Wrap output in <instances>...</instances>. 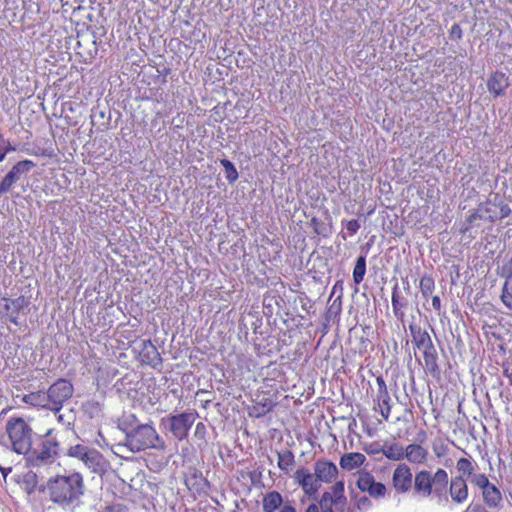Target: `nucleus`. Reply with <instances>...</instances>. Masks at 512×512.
I'll return each mask as SVG.
<instances>
[{"mask_svg":"<svg viewBox=\"0 0 512 512\" xmlns=\"http://www.w3.org/2000/svg\"><path fill=\"white\" fill-rule=\"evenodd\" d=\"M346 224L352 225V224H358L357 220H350Z\"/></svg>","mask_w":512,"mask_h":512,"instance_id":"0e129e2a","label":"nucleus"},{"mask_svg":"<svg viewBox=\"0 0 512 512\" xmlns=\"http://www.w3.org/2000/svg\"><path fill=\"white\" fill-rule=\"evenodd\" d=\"M110 117H106L104 110H101L99 106L94 107L91 111V122L93 125L99 124L101 126H107L109 124Z\"/></svg>","mask_w":512,"mask_h":512,"instance_id":"473e14b6","label":"nucleus"},{"mask_svg":"<svg viewBox=\"0 0 512 512\" xmlns=\"http://www.w3.org/2000/svg\"><path fill=\"white\" fill-rule=\"evenodd\" d=\"M405 448L398 443H394L383 449V455L393 461H400L404 459Z\"/></svg>","mask_w":512,"mask_h":512,"instance_id":"7c9ffc66","label":"nucleus"},{"mask_svg":"<svg viewBox=\"0 0 512 512\" xmlns=\"http://www.w3.org/2000/svg\"><path fill=\"white\" fill-rule=\"evenodd\" d=\"M366 274V256L360 255L356 259L353 269V281L355 284H360Z\"/></svg>","mask_w":512,"mask_h":512,"instance_id":"c85d7f7f","label":"nucleus"},{"mask_svg":"<svg viewBox=\"0 0 512 512\" xmlns=\"http://www.w3.org/2000/svg\"><path fill=\"white\" fill-rule=\"evenodd\" d=\"M355 500V507L360 511H368L372 508V501L367 496L357 497L356 495L353 497Z\"/></svg>","mask_w":512,"mask_h":512,"instance_id":"e433bc0d","label":"nucleus"},{"mask_svg":"<svg viewBox=\"0 0 512 512\" xmlns=\"http://www.w3.org/2000/svg\"><path fill=\"white\" fill-rule=\"evenodd\" d=\"M320 486V483L316 478L313 477V475H310L309 478H306L305 482L301 484L302 489L309 496L317 493Z\"/></svg>","mask_w":512,"mask_h":512,"instance_id":"f704fd0d","label":"nucleus"},{"mask_svg":"<svg viewBox=\"0 0 512 512\" xmlns=\"http://www.w3.org/2000/svg\"><path fill=\"white\" fill-rule=\"evenodd\" d=\"M67 455L81 460L87 468L98 475L105 474L110 467L109 462L97 449L83 444L71 446Z\"/></svg>","mask_w":512,"mask_h":512,"instance_id":"0eeeda50","label":"nucleus"},{"mask_svg":"<svg viewBox=\"0 0 512 512\" xmlns=\"http://www.w3.org/2000/svg\"><path fill=\"white\" fill-rule=\"evenodd\" d=\"M311 224H317V222H316V218H312V220H311Z\"/></svg>","mask_w":512,"mask_h":512,"instance_id":"69168bd1","label":"nucleus"},{"mask_svg":"<svg viewBox=\"0 0 512 512\" xmlns=\"http://www.w3.org/2000/svg\"><path fill=\"white\" fill-rule=\"evenodd\" d=\"M305 512H319V506L317 504H310Z\"/></svg>","mask_w":512,"mask_h":512,"instance_id":"6e6d98bb","label":"nucleus"},{"mask_svg":"<svg viewBox=\"0 0 512 512\" xmlns=\"http://www.w3.org/2000/svg\"><path fill=\"white\" fill-rule=\"evenodd\" d=\"M462 34V28L459 24H454L449 31V37L452 40H460L462 38Z\"/></svg>","mask_w":512,"mask_h":512,"instance_id":"49530a36","label":"nucleus"},{"mask_svg":"<svg viewBox=\"0 0 512 512\" xmlns=\"http://www.w3.org/2000/svg\"><path fill=\"white\" fill-rule=\"evenodd\" d=\"M22 401L25 404H28V405H31L34 407H41V408L49 410V402H48L47 392L36 391V392H31L29 394H25L22 397Z\"/></svg>","mask_w":512,"mask_h":512,"instance_id":"393cba45","label":"nucleus"},{"mask_svg":"<svg viewBox=\"0 0 512 512\" xmlns=\"http://www.w3.org/2000/svg\"><path fill=\"white\" fill-rule=\"evenodd\" d=\"M447 484L448 473L443 468H437L435 472L421 469L413 473L409 465L400 463L392 473V487L397 494L412 492L418 498L444 497L447 500Z\"/></svg>","mask_w":512,"mask_h":512,"instance_id":"f257e3e1","label":"nucleus"},{"mask_svg":"<svg viewBox=\"0 0 512 512\" xmlns=\"http://www.w3.org/2000/svg\"><path fill=\"white\" fill-rule=\"evenodd\" d=\"M3 301L5 302L4 309L7 313L8 320L18 326L20 324L18 321L19 313L29 306V300L24 296H19L14 299L3 298Z\"/></svg>","mask_w":512,"mask_h":512,"instance_id":"dca6fc26","label":"nucleus"},{"mask_svg":"<svg viewBox=\"0 0 512 512\" xmlns=\"http://www.w3.org/2000/svg\"><path fill=\"white\" fill-rule=\"evenodd\" d=\"M359 227H360V226H358V225H355V226H347V228L350 230V232H351V233H356Z\"/></svg>","mask_w":512,"mask_h":512,"instance_id":"052dcab7","label":"nucleus"},{"mask_svg":"<svg viewBox=\"0 0 512 512\" xmlns=\"http://www.w3.org/2000/svg\"><path fill=\"white\" fill-rule=\"evenodd\" d=\"M425 371L434 378L439 377L440 369L437 363L438 355L435 346L422 351Z\"/></svg>","mask_w":512,"mask_h":512,"instance_id":"5701e85b","label":"nucleus"},{"mask_svg":"<svg viewBox=\"0 0 512 512\" xmlns=\"http://www.w3.org/2000/svg\"><path fill=\"white\" fill-rule=\"evenodd\" d=\"M60 453V442L55 429H48L43 435H36L31 449L26 453L27 465L39 468L53 464Z\"/></svg>","mask_w":512,"mask_h":512,"instance_id":"7ed1b4c3","label":"nucleus"},{"mask_svg":"<svg viewBox=\"0 0 512 512\" xmlns=\"http://www.w3.org/2000/svg\"><path fill=\"white\" fill-rule=\"evenodd\" d=\"M5 144V138L3 134L0 133V162H2L5 159V151H4V145Z\"/></svg>","mask_w":512,"mask_h":512,"instance_id":"603ef678","label":"nucleus"},{"mask_svg":"<svg viewBox=\"0 0 512 512\" xmlns=\"http://www.w3.org/2000/svg\"><path fill=\"white\" fill-rule=\"evenodd\" d=\"M428 451L419 444H409L405 448L404 459L414 465H422L427 461Z\"/></svg>","mask_w":512,"mask_h":512,"instance_id":"4be33fe9","label":"nucleus"},{"mask_svg":"<svg viewBox=\"0 0 512 512\" xmlns=\"http://www.w3.org/2000/svg\"><path fill=\"white\" fill-rule=\"evenodd\" d=\"M99 512H127V509L122 506L121 504H115L106 506L104 509L100 510Z\"/></svg>","mask_w":512,"mask_h":512,"instance_id":"de8ad7c7","label":"nucleus"},{"mask_svg":"<svg viewBox=\"0 0 512 512\" xmlns=\"http://www.w3.org/2000/svg\"><path fill=\"white\" fill-rule=\"evenodd\" d=\"M435 287L434 279L431 276L424 275L420 279V289L424 298L432 294Z\"/></svg>","mask_w":512,"mask_h":512,"instance_id":"72a5a7b5","label":"nucleus"},{"mask_svg":"<svg viewBox=\"0 0 512 512\" xmlns=\"http://www.w3.org/2000/svg\"><path fill=\"white\" fill-rule=\"evenodd\" d=\"M357 488L364 493H367L371 498L382 499L387 494V487L381 482H377L374 476L367 471L359 472L356 480Z\"/></svg>","mask_w":512,"mask_h":512,"instance_id":"ddd939ff","label":"nucleus"},{"mask_svg":"<svg viewBox=\"0 0 512 512\" xmlns=\"http://www.w3.org/2000/svg\"><path fill=\"white\" fill-rule=\"evenodd\" d=\"M318 482H331L338 474L336 465L329 461L318 460L314 467Z\"/></svg>","mask_w":512,"mask_h":512,"instance_id":"aec40b11","label":"nucleus"},{"mask_svg":"<svg viewBox=\"0 0 512 512\" xmlns=\"http://www.w3.org/2000/svg\"><path fill=\"white\" fill-rule=\"evenodd\" d=\"M50 500L64 508L75 507L84 494L83 477L79 473L58 475L47 483Z\"/></svg>","mask_w":512,"mask_h":512,"instance_id":"f03ea898","label":"nucleus"},{"mask_svg":"<svg viewBox=\"0 0 512 512\" xmlns=\"http://www.w3.org/2000/svg\"><path fill=\"white\" fill-rule=\"evenodd\" d=\"M46 392L49 402V410L57 414L62 409L64 403L73 396L74 387L69 380L59 378L50 385Z\"/></svg>","mask_w":512,"mask_h":512,"instance_id":"9b49d317","label":"nucleus"},{"mask_svg":"<svg viewBox=\"0 0 512 512\" xmlns=\"http://www.w3.org/2000/svg\"><path fill=\"white\" fill-rule=\"evenodd\" d=\"M6 432L12 451L26 455L36 436L28 422L22 417H10L6 423Z\"/></svg>","mask_w":512,"mask_h":512,"instance_id":"423d86ee","label":"nucleus"},{"mask_svg":"<svg viewBox=\"0 0 512 512\" xmlns=\"http://www.w3.org/2000/svg\"><path fill=\"white\" fill-rule=\"evenodd\" d=\"M510 213L509 206L498 195H495L494 199H489L480 204L476 211L468 217L467 221L469 224L476 220L495 222L502 220Z\"/></svg>","mask_w":512,"mask_h":512,"instance_id":"6e6552de","label":"nucleus"},{"mask_svg":"<svg viewBox=\"0 0 512 512\" xmlns=\"http://www.w3.org/2000/svg\"><path fill=\"white\" fill-rule=\"evenodd\" d=\"M317 234L327 236L331 233L332 226H313Z\"/></svg>","mask_w":512,"mask_h":512,"instance_id":"8fccbe9b","label":"nucleus"},{"mask_svg":"<svg viewBox=\"0 0 512 512\" xmlns=\"http://www.w3.org/2000/svg\"><path fill=\"white\" fill-rule=\"evenodd\" d=\"M136 424H141L135 415L131 414L128 416H125L119 423V428L125 433V436H127V427L135 428Z\"/></svg>","mask_w":512,"mask_h":512,"instance_id":"c9c22d12","label":"nucleus"},{"mask_svg":"<svg viewBox=\"0 0 512 512\" xmlns=\"http://www.w3.org/2000/svg\"><path fill=\"white\" fill-rule=\"evenodd\" d=\"M466 231H468V226H465L464 228L462 226L459 230L460 233H465Z\"/></svg>","mask_w":512,"mask_h":512,"instance_id":"e2e57ef3","label":"nucleus"},{"mask_svg":"<svg viewBox=\"0 0 512 512\" xmlns=\"http://www.w3.org/2000/svg\"><path fill=\"white\" fill-rule=\"evenodd\" d=\"M274 406L275 404L272 400L263 398L261 401L256 402L255 405L252 406L249 415L256 418L263 417L269 413L274 408Z\"/></svg>","mask_w":512,"mask_h":512,"instance_id":"bb28decb","label":"nucleus"},{"mask_svg":"<svg viewBox=\"0 0 512 512\" xmlns=\"http://www.w3.org/2000/svg\"><path fill=\"white\" fill-rule=\"evenodd\" d=\"M432 306H433L434 310L437 311L438 314H440V312H441V300H440L439 296H434L432 298Z\"/></svg>","mask_w":512,"mask_h":512,"instance_id":"3c124183","label":"nucleus"},{"mask_svg":"<svg viewBox=\"0 0 512 512\" xmlns=\"http://www.w3.org/2000/svg\"><path fill=\"white\" fill-rule=\"evenodd\" d=\"M35 166L31 160H22L13 165L0 182V199L12 189L22 175L28 174Z\"/></svg>","mask_w":512,"mask_h":512,"instance_id":"f8f14e48","label":"nucleus"},{"mask_svg":"<svg viewBox=\"0 0 512 512\" xmlns=\"http://www.w3.org/2000/svg\"><path fill=\"white\" fill-rule=\"evenodd\" d=\"M376 383H377V387H378L376 400L380 407V413L385 420H388L390 411H391V406H390L391 399H390V396L388 393L387 385L382 376H378L376 378Z\"/></svg>","mask_w":512,"mask_h":512,"instance_id":"a211bd4d","label":"nucleus"},{"mask_svg":"<svg viewBox=\"0 0 512 512\" xmlns=\"http://www.w3.org/2000/svg\"><path fill=\"white\" fill-rule=\"evenodd\" d=\"M382 228L385 234L394 239L404 235V226H382Z\"/></svg>","mask_w":512,"mask_h":512,"instance_id":"4c0bfd02","label":"nucleus"},{"mask_svg":"<svg viewBox=\"0 0 512 512\" xmlns=\"http://www.w3.org/2000/svg\"><path fill=\"white\" fill-rule=\"evenodd\" d=\"M331 493L335 497L334 500L345 499L346 496L344 495V483L342 481L336 482L332 487Z\"/></svg>","mask_w":512,"mask_h":512,"instance_id":"a19ab883","label":"nucleus"},{"mask_svg":"<svg viewBox=\"0 0 512 512\" xmlns=\"http://www.w3.org/2000/svg\"><path fill=\"white\" fill-rule=\"evenodd\" d=\"M403 284H404L403 289L406 292V294H411V288H410L409 282L404 281Z\"/></svg>","mask_w":512,"mask_h":512,"instance_id":"bf43d9fd","label":"nucleus"},{"mask_svg":"<svg viewBox=\"0 0 512 512\" xmlns=\"http://www.w3.org/2000/svg\"><path fill=\"white\" fill-rule=\"evenodd\" d=\"M335 512H354L352 508L348 506L347 498L334 500Z\"/></svg>","mask_w":512,"mask_h":512,"instance_id":"79ce46f5","label":"nucleus"},{"mask_svg":"<svg viewBox=\"0 0 512 512\" xmlns=\"http://www.w3.org/2000/svg\"><path fill=\"white\" fill-rule=\"evenodd\" d=\"M280 512H296V510L291 505H285Z\"/></svg>","mask_w":512,"mask_h":512,"instance_id":"13d9d810","label":"nucleus"},{"mask_svg":"<svg viewBox=\"0 0 512 512\" xmlns=\"http://www.w3.org/2000/svg\"><path fill=\"white\" fill-rule=\"evenodd\" d=\"M366 460L364 454L359 452L345 453L340 458V467L344 470L351 471L361 467Z\"/></svg>","mask_w":512,"mask_h":512,"instance_id":"b1692460","label":"nucleus"},{"mask_svg":"<svg viewBox=\"0 0 512 512\" xmlns=\"http://www.w3.org/2000/svg\"><path fill=\"white\" fill-rule=\"evenodd\" d=\"M473 487L481 490L482 501L486 507L492 510L501 508L503 494L495 484L490 482L485 473L478 472V475H474Z\"/></svg>","mask_w":512,"mask_h":512,"instance_id":"9d476101","label":"nucleus"},{"mask_svg":"<svg viewBox=\"0 0 512 512\" xmlns=\"http://www.w3.org/2000/svg\"><path fill=\"white\" fill-rule=\"evenodd\" d=\"M478 469V463L471 455L461 457L456 461L458 475L451 477L450 481L448 480L446 489L453 503L460 505L468 500V481L473 486V477L478 475Z\"/></svg>","mask_w":512,"mask_h":512,"instance_id":"20e7f679","label":"nucleus"},{"mask_svg":"<svg viewBox=\"0 0 512 512\" xmlns=\"http://www.w3.org/2000/svg\"><path fill=\"white\" fill-rule=\"evenodd\" d=\"M502 276L505 277L501 300L503 304L512 311V260L502 269Z\"/></svg>","mask_w":512,"mask_h":512,"instance_id":"412c9836","label":"nucleus"},{"mask_svg":"<svg viewBox=\"0 0 512 512\" xmlns=\"http://www.w3.org/2000/svg\"><path fill=\"white\" fill-rule=\"evenodd\" d=\"M509 85V77L500 70L493 72L486 82L487 89L494 98L505 96Z\"/></svg>","mask_w":512,"mask_h":512,"instance_id":"2eb2a0df","label":"nucleus"},{"mask_svg":"<svg viewBox=\"0 0 512 512\" xmlns=\"http://www.w3.org/2000/svg\"><path fill=\"white\" fill-rule=\"evenodd\" d=\"M4 146V151H5V156L11 152V151H15L16 150V147L13 146L9 140L5 139V144L3 145Z\"/></svg>","mask_w":512,"mask_h":512,"instance_id":"5fc2aeb1","label":"nucleus"},{"mask_svg":"<svg viewBox=\"0 0 512 512\" xmlns=\"http://www.w3.org/2000/svg\"><path fill=\"white\" fill-rule=\"evenodd\" d=\"M220 163L224 168L225 177H226L227 181L230 184L234 183L239 177V174H238V171H237L235 165L230 160L225 159V158L221 159Z\"/></svg>","mask_w":512,"mask_h":512,"instance_id":"2f4dec72","label":"nucleus"},{"mask_svg":"<svg viewBox=\"0 0 512 512\" xmlns=\"http://www.w3.org/2000/svg\"><path fill=\"white\" fill-rule=\"evenodd\" d=\"M334 499H335V497L333 496V494L331 492H324L321 496L318 506L320 508L333 507Z\"/></svg>","mask_w":512,"mask_h":512,"instance_id":"58836bf2","label":"nucleus"},{"mask_svg":"<svg viewBox=\"0 0 512 512\" xmlns=\"http://www.w3.org/2000/svg\"><path fill=\"white\" fill-rule=\"evenodd\" d=\"M0 471H1L2 475H3V477L6 478L7 475L12 471V468L11 467H7V468L0 467Z\"/></svg>","mask_w":512,"mask_h":512,"instance_id":"4d7b16f0","label":"nucleus"},{"mask_svg":"<svg viewBox=\"0 0 512 512\" xmlns=\"http://www.w3.org/2000/svg\"><path fill=\"white\" fill-rule=\"evenodd\" d=\"M206 426L202 422H198L195 427L194 436L200 440H205L206 437Z\"/></svg>","mask_w":512,"mask_h":512,"instance_id":"a18cd8bd","label":"nucleus"},{"mask_svg":"<svg viewBox=\"0 0 512 512\" xmlns=\"http://www.w3.org/2000/svg\"><path fill=\"white\" fill-rule=\"evenodd\" d=\"M25 482L28 484H36V474L29 472L25 475Z\"/></svg>","mask_w":512,"mask_h":512,"instance_id":"864d4df0","label":"nucleus"},{"mask_svg":"<svg viewBox=\"0 0 512 512\" xmlns=\"http://www.w3.org/2000/svg\"><path fill=\"white\" fill-rule=\"evenodd\" d=\"M82 410L90 419L99 417L102 413V404L94 399L87 400L82 404Z\"/></svg>","mask_w":512,"mask_h":512,"instance_id":"c756f323","label":"nucleus"},{"mask_svg":"<svg viewBox=\"0 0 512 512\" xmlns=\"http://www.w3.org/2000/svg\"><path fill=\"white\" fill-rule=\"evenodd\" d=\"M124 445L131 452H140L149 448L164 449V442L151 424H136L135 428L127 427Z\"/></svg>","mask_w":512,"mask_h":512,"instance_id":"39448f33","label":"nucleus"},{"mask_svg":"<svg viewBox=\"0 0 512 512\" xmlns=\"http://www.w3.org/2000/svg\"><path fill=\"white\" fill-rule=\"evenodd\" d=\"M283 499L279 492L271 491L263 498L264 512H274L282 505Z\"/></svg>","mask_w":512,"mask_h":512,"instance_id":"a878e982","label":"nucleus"},{"mask_svg":"<svg viewBox=\"0 0 512 512\" xmlns=\"http://www.w3.org/2000/svg\"><path fill=\"white\" fill-rule=\"evenodd\" d=\"M278 456V467L284 473H289L292 467L295 465V457L291 450H283L277 453Z\"/></svg>","mask_w":512,"mask_h":512,"instance_id":"cd10ccee","label":"nucleus"},{"mask_svg":"<svg viewBox=\"0 0 512 512\" xmlns=\"http://www.w3.org/2000/svg\"><path fill=\"white\" fill-rule=\"evenodd\" d=\"M391 303H392V309L394 316L399 320L400 322H404L405 320V311L409 305V300L407 296H405L400 290L398 283H396L392 290V297H391Z\"/></svg>","mask_w":512,"mask_h":512,"instance_id":"6ab92c4d","label":"nucleus"},{"mask_svg":"<svg viewBox=\"0 0 512 512\" xmlns=\"http://www.w3.org/2000/svg\"><path fill=\"white\" fill-rule=\"evenodd\" d=\"M310 475L312 474L309 472V470H307L306 468H300L295 472L294 477L301 486V484L304 483L306 478H309Z\"/></svg>","mask_w":512,"mask_h":512,"instance_id":"c03bdc74","label":"nucleus"},{"mask_svg":"<svg viewBox=\"0 0 512 512\" xmlns=\"http://www.w3.org/2000/svg\"><path fill=\"white\" fill-rule=\"evenodd\" d=\"M190 480H195V483H193L192 486L197 492L203 490V486H208V481L203 478L201 474L198 475L197 473H194Z\"/></svg>","mask_w":512,"mask_h":512,"instance_id":"ea45409f","label":"nucleus"},{"mask_svg":"<svg viewBox=\"0 0 512 512\" xmlns=\"http://www.w3.org/2000/svg\"><path fill=\"white\" fill-rule=\"evenodd\" d=\"M322 512H334L333 507L321 508Z\"/></svg>","mask_w":512,"mask_h":512,"instance_id":"680f3d73","label":"nucleus"},{"mask_svg":"<svg viewBox=\"0 0 512 512\" xmlns=\"http://www.w3.org/2000/svg\"><path fill=\"white\" fill-rule=\"evenodd\" d=\"M409 331L412 337V343L419 350L423 351L434 346L429 333L425 329H422L420 325L411 322L409 324Z\"/></svg>","mask_w":512,"mask_h":512,"instance_id":"f3484780","label":"nucleus"},{"mask_svg":"<svg viewBox=\"0 0 512 512\" xmlns=\"http://www.w3.org/2000/svg\"><path fill=\"white\" fill-rule=\"evenodd\" d=\"M488 509L483 502L472 501L463 512H489Z\"/></svg>","mask_w":512,"mask_h":512,"instance_id":"37998d69","label":"nucleus"},{"mask_svg":"<svg viewBox=\"0 0 512 512\" xmlns=\"http://www.w3.org/2000/svg\"><path fill=\"white\" fill-rule=\"evenodd\" d=\"M197 417L198 413L196 411L171 414L161 419V425L166 431L171 433L175 439L183 441L187 439L189 431Z\"/></svg>","mask_w":512,"mask_h":512,"instance_id":"1a4fd4ad","label":"nucleus"},{"mask_svg":"<svg viewBox=\"0 0 512 512\" xmlns=\"http://www.w3.org/2000/svg\"><path fill=\"white\" fill-rule=\"evenodd\" d=\"M138 354L140 361L145 365L154 369L162 365L161 355L151 340H142L139 343Z\"/></svg>","mask_w":512,"mask_h":512,"instance_id":"4468645a","label":"nucleus"},{"mask_svg":"<svg viewBox=\"0 0 512 512\" xmlns=\"http://www.w3.org/2000/svg\"><path fill=\"white\" fill-rule=\"evenodd\" d=\"M57 420L59 423L66 426L67 428H70L71 425L73 424V417L66 418L65 414H59V412L57 413Z\"/></svg>","mask_w":512,"mask_h":512,"instance_id":"09e8293b","label":"nucleus"}]
</instances>
